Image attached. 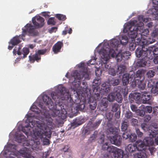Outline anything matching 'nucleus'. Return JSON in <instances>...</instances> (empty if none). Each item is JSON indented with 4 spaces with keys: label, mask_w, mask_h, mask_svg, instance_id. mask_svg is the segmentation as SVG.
<instances>
[{
    "label": "nucleus",
    "mask_w": 158,
    "mask_h": 158,
    "mask_svg": "<svg viewBox=\"0 0 158 158\" xmlns=\"http://www.w3.org/2000/svg\"><path fill=\"white\" fill-rule=\"evenodd\" d=\"M71 75L74 78L72 82V88L74 91L76 92L78 97L74 100L73 97L70 95V102H73L74 104L77 105L79 108L83 110L85 107L84 103L86 100L89 99V102L91 100V94L89 90L88 91L87 88H82L80 86V80L83 78L89 80V74L85 72L81 74L77 71L75 70L72 71Z\"/></svg>",
    "instance_id": "obj_1"
},
{
    "label": "nucleus",
    "mask_w": 158,
    "mask_h": 158,
    "mask_svg": "<svg viewBox=\"0 0 158 158\" xmlns=\"http://www.w3.org/2000/svg\"><path fill=\"white\" fill-rule=\"evenodd\" d=\"M69 91H67L65 88L62 85H59L57 86L55 92L52 93V99L55 101V106L52 99L46 95H44L42 99L44 103L48 106L50 110L54 109L52 114L53 117L62 116L60 114L64 109V106L63 105L61 100H64L69 98Z\"/></svg>",
    "instance_id": "obj_2"
},
{
    "label": "nucleus",
    "mask_w": 158,
    "mask_h": 158,
    "mask_svg": "<svg viewBox=\"0 0 158 158\" xmlns=\"http://www.w3.org/2000/svg\"><path fill=\"white\" fill-rule=\"evenodd\" d=\"M138 19L139 21L140 25L136 23L137 21L135 20L131 21L124 27L123 31L125 33L127 32L128 37L131 39H135V41L137 44L141 45L144 39H146L143 36L147 37L149 33L148 29H143V22L146 23L148 21L149 18H145L144 16L141 15L138 17Z\"/></svg>",
    "instance_id": "obj_3"
},
{
    "label": "nucleus",
    "mask_w": 158,
    "mask_h": 158,
    "mask_svg": "<svg viewBox=\"0 0 158 158\" xmlns=\"http://www.w3.org/2000/svg\"><path fill=\"white\" fill-rule=\"evenodd\" d=\"M41 122L37 121L36 122V128H35L33 129L28 128V130L27 131L25 129L22 128V131L26 135H27L29 131L31 133L32 131V134L36 137L38 136L41 138L43 140V143L44 145H49L50 144L49 140L46 137L49 138L51 136L52 131L51 130L44 124H41Z\"/></svg>",
    "instance_id": "obj_4"
},
{
    "label": "nucleus",
    "mask_w": 158,
    "mask_h": 158,
    "mask_svg": "<svg viewBox=\"0 0 158 158\" xmlns=\"http://www.w3.org/2000/svg\"><path fill=\"white\" fill-rule=\"evenodd\" d=\"M32 23L35 26L31 24H27L25 26V29H22V35L24 37L28 32L31 35L35 36L36 35L37 32L35 30V27H42L44 24V19L42 17L38 16L36 18H33L32 20Z\"/></svg>",
    "instance_id": "obj_5"
},
{
    "label": "nucleus",
    "mask_w": 158,
    "mask_h": 158,
    "mask_svg": "<svg viewBox=\"0 0 158 158\" xmlns=\"http://www.w3.org/2000/svg\"><path fill=\"white\" fill-rule=\"evenodd\" d=\"M41 116H40V118L43 121H41L40 119H38L37 120H32L31 122H30L29 124H28L27 126H25L23 128L28 129L30 127L31 129H33L35 128H36V122L37 121H40L41 122V124H44L49 129V127L48 126H51L52 123V119L51 118V115L49 114L48 112L47 109H44L43 110Z\"/></svg>",
    "instance_id": "obj_6"
},
{
    "label": "nucleus",
    "mask_w": 158,
    "mask_h": 158,
    "mask_svg": "<svg viewBox=\"0 0 158 158\" xmlns=\"http://www.w3.org/2000/svg\"><path fill=\"white\" fill-rule=\"evenodd\" d=\"M17 141L19 143L24 142L23 143L24 146L31 147L33 150L39 149L40 148V142L38 139L35 140H26L27 138L22 133H17L15 136Z\"/></svg>",
    "instance_id": "obj_7"
},
{
    "label": "nucleus",
    "mask_w": 158,
    "mask_h": 158,
    "mask_svg": "<svg viewBox=\"0 0 158 158\" xmlns=\"http://www.w3.org/2000/svg\"><path fill=\"white\" fill-rule=\"evenodd\" d=\"M119 130L116 127H111L107 129L106 134L107 137L112 143L118 146L121 143L122 139L118 135Z\"/></svg>",
    "instance_id": "obj_8"
},
{
    "label": "nucleus",
    "mask_w": 158,
    "mask_h": 158,
    "mask_svg": "<svg viewBox=\"0 0 158 158\" xmlns=\"http://www.w3.org/2000/svg\"><path fill=\"white\" fill-rule=\"evenodd\" d=\"M99 54L105 68L109 70L110 69V66L107 64L106 62L110 58V57H114L116 55L113 49L109 48H103L100 50Z\"/></svg>",
    "instance_id": "obj_9"
},
{
    "label": "nucleus",
    "mask_w": 158,
    "mask_h": 158,
    "mask_svg": "<svg viewBox=\"0 0 158 158\" xmlns=\"http://www.w3.org/2000/svg\"><path fill=\"white\" fill-rule=\"evenodd\" d=\"M154 130H151V132H150L149 137H146L143 139V141L145 144L146 146L152 145L154 144V139L157 141H158V134H156V131L157 128H155Z\"/></svg>",
    "instance_id": "obj_10"
},
{
    "label": "nucleus",
    "mask_w": 158,
    "mask_h": 158,
    "mask_svg": "<svg viewBox=\"0 0 158 158\" xmlns=\"http://www.w3.org/2000/svg\"><path fill=\"white\" fill-rule=\"evenodd\" d=\"M141 48H138L135 50V54L137 57L139 58L141 56L148 60V59L152 60V57L150 55H148V48L146 47L145 46L142 45Z\"/></svg>",
    "instance_id": "obj_11"
},
{
    "label": "nucleus",
    "mask_w": 158,
    "mask_h": 158,
    "mask_svg": "<svg viewBox=\"0 0 158 158\" xmlns=\"http://www.w3.org/2000/svg\"><path fill=\"white\" fill-rule=\"evenodd\" d=\"M146 71L143 69L138 70L135 73L133 71H130L131 81H133L136 80L138 81L143 80L144 79V74Z\"/></svg>",
    "instance_id": "obj_12"
},
{
    "label": "nucleus",
    "mask_w": 158,
    "mask_h": 158,
    "mask_svg": "<svg viewBox=\"0 0 158 158\" xmlns=\"http://www.w3.org/2000/svg\"><path fill=\"white\" fill-rule=\"evenodd\" d=\"M101 83V80L98 77L94 79L93 81L92 87L93 90V94L95 99L99 100L100 99L102 96L99 94V86Z\"/></svg>",
    "instance_id": "obj_13"
},
{
    "label": "nucleus",
    "mask_w": 158,
    "mask_h": 158,
    "mask_svg": "<svg viewBox=\"0 0 158 158\" xmlns=\"http://www.w3.org/2000/svg\"><path fill=\"white\" fill-rule=\"evenodd\" d=\"M111 89V86L108 82L103 83L101 85V89H99V94L102 96L100 97V99L102 98L103 95H106L109 93Z\"/></svg>",
    "instance_id": "obj_14"
},
{
    "label": "nucleus",
    "mask_w": 158,
    "mask_h": 158,
    "mask_svg": "<svg viewBox=\"0 0 158 158\" xmlns=\"http://www.w3.org/2000/svg\"><path fill=\"white\" fill-rule=\"evenodd\" d=\"M123 138L126 139H128L129 141L131 142H135L137 139V135L134 133H131V131H127L124 132L122 135Z\"/></svg>",
    "instance_id": "obj_15"
},
{
    "label": "nucleus",
    "mask_w": 158,
    "mask_h": 158,
    "mask_svg": "<svg viewBox=\"0 0 158 158\" xmlns=\"http://www.w3.org/2000/svg\"><path fill=\"white\" fill-rule=\"evenodd\" d=\"M29 50L28 48L25 47L23 48L21 51H20V48L18 49L17 51L15 49H14L13 52L14 55H16L17 52V54L19 55L23 54V56L22 57H21V58L24 59L27 57V56L29 53Z\"/></svg>",
    "instance_id": "obj_16"
},
{
    "label": "nucleus",
    "mask_w": 158,
    "mask_h": 158,
    "mask_svg": "<svg viewBox=\"0 0 158 158\" xmlns=\"http://www.w3.org/2000/svg\"><path fill=\"white\" fill-rule=\"evenodd\" d=\"M152 95L150 93L146 91H141V100L143 103H148L150 102Z\"/></svg>",
    "instance_id": "obj_17"
},
{
    "label": "nucleus",
    "mask_w": 158,
    "mask_h": 158,
    "mask_svg": "<svg viewBox=\"0 0 158 158\" xmlns=\"http://www.w3.org/2000/svg\"><path fill=\"white\" fill-rule=\"evenodd\" d=\"M121 89L122 87L121 86H118L115 87L114 89V92L116 93L115 99L117 102L120 103L122 102L123 100V97L121 94Z\"/></svg>",
    "instance_id": "obj_18"
},
{
    "label": "nucleus",
    "mask_w": 158,
    "mask_h": 158,
    "mask_svg": "<svg viewBox=\"0 0 158 158\" xmlns=\"http://www.w3.org/2000/svg\"><path fill=\"white\" fill-rule=\"evenodd\" d=\"M110 45L114 49L115 51H118V50H121L119 48L121 45L120 41L116 39H112L110 42Z\"/></svg>",
    "instance_id": "obj_19"
},
{
    "label": "nucleus",
    "mask_w": 158,
    "mask_h": 158,
    "mask_svg": "<svg viewBox=\"0 0 158 158\" xmlns=\"http://www.w3.org/2000/svg\"><path fill=\"white\" fill-rule=\"evenodd\" d=\"M63 46V43L61 41H58L53 46L52 50L54 54H57L60 52L62 47Z\"/></svg>",
    "instance_id": "obj_20"
},
{
    "label": "nucleus",
    "mask_w": 158,
    "mask_h": 158,
    "mask_svg": "<svg viewBox=\"0 0 158 158\" xmlns=\"http://www.w3.org/2000/svg\"><path fill=\"white\" fill-rule=\"evenodd\" d=\"M135 143L137 151H145L146 149V145L143 141L140 140H138Z\"/></svg>",
    "instance_id": "obj_21"
},
{
    "label": "nucleus",
    "mask_w": 158,
    "mask_h": 158,
    "mask_svg": "<svg viewBox=\"0 0 158 158\" xmlns=\"http://www.w3.org/2000/svg\"><path fill=\"white\" fill-rule=\"evenodd\" d=\"M148 55H151L152 59L154 58V56H158V48H155V46L149 47L148 50Z\"/></svg>",
    "instance_id": "obj_22"
},
{
    "label": "nucleus",
    "mask_w": 158,
    "mask_h": 158,
    "mask_svg": "<svg viewBox=\"0 0 158 158\" xmlns=\"http://www.w3.org/2000/svg\"><path fill=\"white\" fill-rule=\"evenodd\" d=\"M29 58L30 62L31 63H34L35 61L39 62L41 59L40 55H38V54L36 53L33 55H30L29 56Z\"/></svg>",
    "instance_id": "obj_23"
},
{
    "label": "nucleus",
    "mask_w": 158,
    "mask_h": 158,
    "mask_svg": "<svg viewBox=\"0 0 158 158\" xmlns=\"http://www.w3.org/2000/svg\"><path fill=\"white\" fill-rule=\"evenodd\" d=\"M108 101L106 98H103L101 100L100 103V109L101 111L105 110L108 106Z\"/></svg>",
    "instance_id": "obj_24"
},
{
    "label": "nucleus",
    "mask_w": 158,
    "mask_h": 158,
    "mask_svg": "<svg viewBox=\"0 0 158 158\" xmlns=\"http://www.w3.org/2000/svg\"><path fill=\"white\" fill-rule=\"evenodd\" d=\"M127 151L130 153H133V155H134V153L137 150V148L135 144H129L127 146Z\"/></svg>",
    "instance_id": "obj_25"
},
{
    "label": "nucleus",
    "mask_w": 158,
    "mask_h": 158,
    "mask_svg": "<svg viewBox=\"0 0 158 158\" xmlns=\"http://www.w3.org/2000/svg\"><path fill=\"white\" fill-rule=\"evenodd\" d=\"M85 66V65L84 63H81L80 64H79L78 65V67L79 68L81 69V70H80L79 71L77 70H76L77 71L81 74L83 72H85L89 74L87 68Z\"/></svg>",
    "instance_id": "obj_26"
},
{
    "label": "nucleus",
    "mask_w": 158,
    "mask_h": 158,
    "mask_svg": "<svg viewBox=\"0 0 158 158\" xmlns=\"http://www.w3.org/2000/svg\"><path fill=\"white\" fill-rule=\"evenodd\" d=\"M41 110H39L37 106L35 105H33L31 107V110L33 112H35L36 113L38 114L39 115H41L42 114V112L43 110L44 109H47L45 108H43L42 107H41Z\"/></svg>",
    "instance_id": "obj_27"
},
{
    "label": "nucleus",
    "mask_w": 158,
    "mask_h": 158,
    "mask_svg": "<svg viewBox=\"0 0 158 158\" xmlns=\"http://www.w3.org/2000/svg\"><path fill=\"white\" fill-rule=\"evenodd\" d=\"M129 78H130V72L129 73H126L123 75L122 78V82L124 85H126L128 84Z\"/></svg>",
    "instance_id": "obj_28"
},
{
    "label": "nucleus",
    "mask_w": 158,
    "mask_h": 158,
    "mask_svg": "<svg viewBox=\"0 0 158 158\" xmlns=\"http://www.w3.org/2000/svg\"><path fill=\"white\" fill-rule=\"evenodd\" d=\"M119 80L118 79H115L112 77H110L108 78V83L110 85L113 86L118 85L119 83Z\"/></svg>",
    "instance_id": "obj_29"
},
{
    "label": "nucleus",
    "mask_w": 158,
    "mask_h": 158,
    "mask_svg": "<svg viewBox=\"0 0 158 158\" xmlns=\"http://www.w3.org/2000/svg\"><path fill=\"white\" fill-rule=\"evenodd\" d=\"M141 126V128L143 130L145 131H148L149 134H150V132H151V130L153 129V127H154L144 123H142Z\"/></svg>",
    "instance_id": "obj_30"
},
{
    "label": "nucleus",
    "mask_w": 158,
    "mask_h": 158,
    "mask_svg": "<svg viewBox=\"0 0 158 158\" xmlns=\"http://www.w3.org/2000/svg\"><path fill=\"white\" fill-rule=\"evenodd\" d=\"M124 154L123 150L118 149L114 154V156L115 158H123Z\"/></svg>",
    "instance_id": "obj_31"
},
{
    "label": "nucleus",
    "mask_w": 158,
    "mask_h": 158,
    "mask_svg": "<svg viewBox=\"0 0 158 158\" xmlns=\"http://www.w3.org/2000/svg\"><path fill=\"white\" fill-rule=\"evenodd\" d=\"M144 39L143 41L141 43V45H143L145 46L147 48V45L149 44H151L155 41V39L152 38H149L148 39Z\"/></svg>",
    "instance_id": "obj_32"
},
{
    "label": "nucleus",
    "mask_w": 158,
    "mask_h": 158,
    "mask_svg": "<svg viewBox=\"0 0 158 158\" xmlns=\"http://www.w3.org/2000/svg\"><path fill=\"white\" fill-rule=\"evenodd\" d=\"M150 81H148V87H151L152 88L151 89V93L152 94H153L154 95H156L158 94V88L156 87H153L154 84H150Z\"/></svg>",
    "instance_id": "obj_33"
},
{
    "label": "nucleus",
    "mask_w": 158,
    "mask_h": 158,
    "mask_svg": "<svg viewBox=\"0 0 158 158\" xmlns=\"http://www.w3.org/2000/svg\"><path fill=\"white\" fill-rule=\"evenodd\" d=\"M126 69V66L123 64L119 65L117 69V73L118 74H120L123 73Z\"/></svg>",
    "instance_id": "obj_34"
},
{
    "label": "nucleus",
    "mask_w": 158,
    "mask_h": 158,
    "mask_svg": "<svg viewBox=\"0 0 158 158\" xmlns=\"http://www.w3.org/2000/svg\"><path fill=\"white\" fill-rule=\"evenodd\" d=\"M20 42L19 37L18 36L14 37L10 41V43L13 46L17 45Z\"/></svg>",
    "instance_id": "obj_35"
},
{
    "label": "nucleus",
    "mask_w": 158,
    "mask_h": 158,
    "mask_svg": "<svg viewBox=\"0 0 158 158\" xmlns=\"http://www.w3.org/2000/svg\"><path fill=\"white\" fill-rule=\"evenodd\" d=\"M128 124L129 123L128 122L125 121H123L122 123L121 128L122 131H124V132L127 131H131L130 129H127L128 126Z\"/></svg>",
    "instance_id": "obj_36"
},
{
    "label": "nucleus",
    "mask_w": 158,
    "mask_h": 158,
    "mask_svg": "<svg viewBox=\"0 0 158 158\" xmlns=\"http://www.w3.org/2000/svg\"><path fill=\"white\" fill-rule=\"evenodd\" d=\"M119 41L121 45H125L128 42V37L126 35H123L120 39Z\"/></svg>",
    "instance_id": "obj_37"
},
{
    "label": "nucleus",
    "mask_w": 158,
    "mask_h": 158,
    "mask_svg": "<svg viewBox=\"0 0 158 158\" xmlns=\"http://www.w3.org/2000/svg\"><path fill=\"white\" fill-rule=\"evenodd\" d=\"M143 80H141L138 81V87L141 90H143L146 87V83Z\"/></svg>",
    "instance_id": "obj_38"
},
{
    "label": "nucleus",
    "mask_w": 158,
    "mask_h": 158,
    "mask_svg": "<svg viewBox=\"0 0 158 158\" xmlns=\"http://www.w3.org/2000/svg\"><path fill=\"white\" fill-rule=\"evenodd\" d=\"M94 100L92 102H89V107L92 110H94L96 107V101H99L100 99L98 100L95 99L94 97V95H93Z\"/></svg>",
    "instance_id": "obj_39"
},
{
    "label": "nucleus",
    "mask_w": 158,
    "mask_h": 158,
    "mask_svg": "<svg viewBox=\"0 0 158 158\" xmlns=\"http://www.w3.org/2000/svg\"><path fill=\"white\" fill-rule=\"evenodd\" d=\"M118 148L113 146H108L107 148V151L110 153H113L114 154Z\"/></svg>",
    "instance_id": "obj_40"
},
{
    "label": "nucleus",
    "mask_w": 158,
    "mask_h": 158,
    "mask_svg": "<svg viewBox=\"0 0 158 158\" xmlns=\"http://www.w3.org/2000/svg\"><path fill=\"white\" fill-rule=\"evenodd\" d=\"M115 93H111L108 96L107 98L108 101L113 102L115 99Z\"/></svg>",
    "instance_id": "obj_41"
},
{
    "label": "nucleus",
    "mask_w": 158,
    "mask_h": 158,
    "mask_svg": "<svg viewBox=\"0 0 158 158\" xmlns=\"http://www.w3.org/2000/svg\"><path fill=\"white\" fill-rule=\"evenodd\" d=\"M120 109V106L119 104L117 103L113 104L112 106V111L113 112L117 111L118 110Z\"/></svg>",
    "instance_id": "obj_42"
},
{
    "label": "nucleus",
    "mask_w": 158,
    "mask_h": 158,
    "mask_svg": "<svg viewBox=\"0 0 158 158\" xmlns=\"http://www.w3.org/2000/svg\"><path fill=\"white\" fill-rule=\"evenodd\" d=\"M114 51L116 54V55L114 56L116 57V59L117 60L118 62H119L121 61L123 59L122 56V54L120 52H119L118 53L116 54V53L115 52V51L113 49H112Z\"/></svg>",
    "instance_id": "obj_43"
},
{
    "label": "nucleus",
    "mask_w": 158,
    "mask_h": 158,
    "mask_svg": "<svg viewBox=\"0 0 158 158\" xmlns=\"http://www.w3.org/2000/svg\"><path fill=\"white\" fill-rule=\"evenodd\" d=\"M121 53L123 60L127 59L129 57V56L131 55V53L129 51H126Z\"/></svg>",
    "instance_id": "obj_44"
},
{
    "label": "nucleus",
    "mask_w": 158,
    "mask_h": 158,
    "mask_svg": "<svg viewBox=\"0 0 158 158\" xmlns=\"http://www.w3.org/2000/svg\"><path fill=\"white\" fill-rule=\"evenodd\" d=\"M131 96L133 97L135 100L137 101L140 98V97H141V93H134L133 94H131Z\"/></svg>",
    "instance_id": "obj_45"
},
{
    "label": "nucleus",
    "mask_w": 158,
    "mask_h": 158,
    "mask_svg": "<svg viewBox=\"0 0 158 158\" xmlns=\"http://www.w3.org/2000/svg\"><path fill=\"white\" fill-rule=\"evenodd\" d=\"M138 158H146V154L144 152L140 151L136 154Z\"/></svg>",
    "instance_id": "obj_46"
},
{
    "label": "nucleus",
    "mask_w": 158,
    "mask_h": 158,
    "mask_svg": "<svg viewBox=\"0 0 158 158\" xmlns=\"http://www.w3.org/2000/svg\"><path fill=\"white\" fill-rule=\"evenodd\" d=\"M121 92L124 97L126 96L128 94L127 87L125 86L122 88Z\"/></svg>",
    "instance_id": "obj_47"
},
{
    "label": "nucleus",
    "mask_w": 158,
    "mask_h": 158,
    "mask_svg": "<svg viewBox=\"0 0 158 158\" xmlns=\"http://www.w3.org/2000/svg\"><path fill=\"white\" fill-rule=\"evenodd\" d=\"M56 23V21L55 20V18L54 17H51L50 18L48 21L47 23L48 25H54Z\"/></svg>",
    "instance_id": "obj_48"
},
{
    "label": "nucleus",
    "mask_w": 158,
    "mask_h": 158,
    "mask_svg": "<svg viewBox=\"0 0 158 158\" xmlns=\"http://www.w3.org/2000/svg\"><path fill=\"white\" fill-rule=\"evenodd\" d=\"M147 63V62L146 61H144L142 59L138 61L137 63L138 65L140 67H144Z\"/></svg>",
    "instance_id": "obj_49"
},
{
    "label": "nucleus",
    "mask_w": 158,
    "mask_h": 158,
    "mask_svg": "<svg viewBox=\"0 0 158 158\" xmlns=\"http://www.w3.org/2000/svg\"><path fill=\"white\" fill-rule=\"evenodd\" d=\"M56 17L59 20H64L66 18L65 15L60 14H56Z\"/></svg>",
    "instance_id": "obj_50"
},
{
    "label": "nucleus",
    "mask_w": 158,
    "mask_h": 158,
    "mask_svg": "<svg viewBox=\"0 0 158 158\" xmlns=\"http://www.w3.org/2000/svg\"><path fill=\"white\" fill-rule=\"evenodd\" d=\"M155 73L154 71L150 70L147 73V75L148 78H151L154 76Z\"/></svg>",
    "instance_id": "obj_51"
},
{
    "label": "nucleus",
    "mask_w": 158,
    "mask_h": 158,
    "mask_svg": "<svg viewBox=\"0 0 158 158\" xmlns=\"http://www.w3.org/2000/svg\"><path fill=\"white\" fill-rule=\"evenodd\" d=\"M133 116V113L130 111L128 110L126 112L125 114V117L127 118H130Z\"/></svg>",
    "instance_id": "obj_52"
},
{
    "label": "nucleus",
    "mask_w": 158,
    "mask_h": 158,
    "mask_svg": "<svg viewBox=\"0 0 158 158\" xmlns=\"http://www.w3.org/2000/svg\"><path fill=\"white\" fill-rule=\"evenodd\" d=\"M113 116V114L110 112H107L106 114V118L109 121H110L111 120Z\"/></svg>",
    "instance_id": "obj_53"
},
{
    "label": "nucleus",
    "mask_w": 158,
    "mask_h": 158,
    "mask_svg": "<svg viewBox=\"0 0 158 158\" xmlns=\"http://www.w3.org/2000/svg\"><path fill=\"white\" fill-rule=\"evenodd\" d=\"M136 44L134 43H131L129 45V49L131 51H133L135 49L136 47Z\"/></svg>",
    "instance_id": "obj_54"
},
{
    "label": "nucleus",
    "mask_w": 158,
    "mask_h": 158,
    "mask_svg": "<svg viewBox=\"0 0 158 158\" xmlns=\"http://www.w3.org/2000/svg\"><path fill=\"white\" fill-rule=\"evenodd\" d=\"M135 132L137 135L139 137H142L143 135V133L141 132L140 130L137 128H136L135 129Z\"/></svg>",
    "instance_id": "obj_55"
},
{
    "label": "nucleus",
    "mask_w": 158,
    "mask_h": 158,
    "mask_svg": "<svg viewBox=\"0 0 158 158\" xmlns=\"http://www.w3.org/2000/svg\"><path fill=\"white\" fill-rule=\"evenodd\" d=\"M142 107L145 109L146 111L148 113H151L152 111V109L151 106H146Z\"/></svg>",
    "instance_id": "obj_56"
},
{
    "label": "nucleus",
    "mask_w": 158,
    "mask_h": 158,
    "mask_svg": "<svg viewBox=\"0 0 158 158\" xmlns=\"http://www.w3.org/2000/svg\"><path fill=\"white\" fill-rule=\"evenodd\" d=\"M101 122V120H99L98 121H96L95 123L92 125V127L94 129L97 128Z\"/></svg>",
    "instance_id": "obj_57"
},
{
    "label": "nucleus",
    "mask_w": 158,
    "mask_h": 158,
    "mask_svg": "<svg viewBox=\"0 0 158 158\" xmlns=\"http://www.w3.org/2000/svg\"><path fill=\"white\" fill-rule=\"evenodd\" d=\"M47 50L46 49L39 50H38L37 54H38V55H44L46 52Z\"/></svg>",
    "instance_id": "obj_58"
},
{
    "label": "nucleus",
    "mask_w": 158,
    "mask_h": 158,
    "mask_svg": "<svg viewBox=\"0 0 158 158\" xmlns=\"http://www.w3.org/2000/svg\"><path fill=\"white\" fill-rule=\"evenodd\" d=\"M137 113L138 115L142 117L144 116L145 114L144 111L142 110H137Z\"/></svg>",
    "instance_id": "obj_59"
},
{
    "label": "nucleus",
    "mask_w": 158,
    "mask_h": 158,
    "mask_svg": "<svg viewBox=\"0 0 158 158\" xmlns=\"http://www.w3.org/2000/svg\"><path fill=\"white\" fill-rule=\"evenodd\" d=\"M158 34V30L157 29H155L153 30L151 33V35L152 37H156Z\"/></svg>",
    "instance_id": "obj_60"
},
{
    "label": "nucleus",
    "mask_w": 158,
    "mask_h": 158,
    "mask_svg": "<svg viewBox=\"0 0 158 158\" xmlns=\"http://www.w3.org/2000/svg\"><path fill=\"white\" fill-rule=\"evenodd\" d=\"M151 119V116L150 115H146L144 117V122H148Z\"/></svg>",
    "instance_id": "obj_61"
},
{
    "label": "nucleus",
    "mask_w": 158,
    "mask_h": 158,
    "mask_svg": "<svg viewBox=\"0 0 158 158\" xmlns=\"http://www.w3.org/2000/svg\"><path fill=\"white\" fill-rule=\"evenodd\" d=\"M108 73L110 75L114 76L116 74L115 71L114 69L111 68L108 70Z\"/></svg>",
    "instance_id": "obj_62"
},
{
    "label": "nucleus",
    "mask_w": 158,
    "mask_h": 158,
    "mask_svg": "<svg viewBox=\"0 0 158 158\" xmlns=\"http://www.w3.org/2000/svg\"><path fill=\"white\" fill-rule=\"evenodd\" d=\"M153 114L157 115L158 114V106H156L153 107Z\"/></svg>",
    "instance_id": "obj_63"
},
{
    "label": "nucleus",
    "mask_w": 158,
    "mask_h": 158,
    "mask_svg": "<svg viewBox=\"0 0 158 158\" xmlns=\"http://www.w3.org/2000/svg\"><path fill=\"white\" fill-rule=\"evenodd\" d=\"M71 127H72L73 128H75L76 127H77L78 126V125L77 124V123H76V121L75 120L74 121L73 123H71Z\"/></svg>",
    "instance_id": "obj_64"
}]
</instances>
